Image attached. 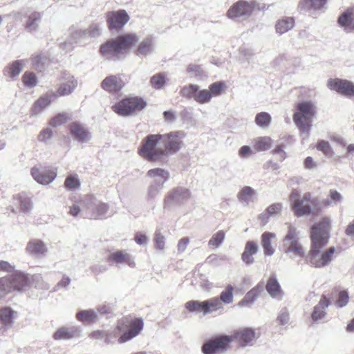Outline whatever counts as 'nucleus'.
I'll return each mask as SVG.
<instances>
[{"label":"nucleus","instance_id":"nucleus-1","mask_svg":"<svg viewBox=\"0 0 354 354\" xmlns=\"http://www.w3.org/2000/svg\"><path fill=\"white\" fill-rule=\"evenodd\" d=\"M330 225V218L324 217L319 223L312 227L310 233L312 246L306 256L299 241V231L295 227L289 225L288 233L283 240L284 253L293 254L301 258L305 257L306 262L316 268L329 266L335 259V248L330 247L324 252L322 249L328 243Z\"/></svg>","mask_w":354,"mask_h":354},{"label":"nucleus","instance_id":"nucleus-2","mask_svg":"<svg viewBox=\"0 0 354 354\" xmlns=\"http://www.w3.org/2000/svg\"><path fill=\"white\" fill-rule=\"evenodd\" d=\"M185 136L183 131L147 135L141 142L139 154L147 161L161 162L182 148Z\"/></svg>","mask_w":354,"mask_h":354},{"label":"nucleus","instance_id":"nucleus-3","mask_svg":"<svg viewBox=\"0 0 354 354\" xmlns=\"http://www.w3.org/2000/svg\"><path fill=\"white\" fill-rule=\"evenodd\" d=\"M138 37L135 34H125L108 41L100 48L102 55L111 60H118L136 44Z\"/></svg>","mask_w":354,"mask_h":354},{"label":"nucleus","instance_id":"nucleus-4","mask_svg":"<svg viewBox=\"0 0 354 354\" xmlns=\"http://www.w3.org/2000/svg\"><path fill=\"white\" fill-rule=\"evenodd\" d=\"M330 201L319 200L317 198H311L310 193H306L300 199H296L292 203L294 214L297 217L310 214H317L325 207H328Z\"/></svg>","mask_w":354,"mask_h":354},{"label":"nucleus","instance_id":"nucleus-5","mask_svg":"<svg viewBox=\"0 0 354 354\" xmlns=\"http://www.w3.org/2000/svg\"><path fill=\"white\" fill-rule=\"evenodd\" d=\"M85 216L91 219H105L108 217L109 205L98 200L93 194H87L80 199Z\"/></svg>","mask_w":354,"mask_h":354},{"label":"nucleus","instance_id":"nucleus-6","mask_svg":"<svg viewBox=\"0 0 354 354\" xmlns=\"http://www.w3.org/2000/svg\"><path fill=\"white\" fill-rule=\"evenodd\" d=\"M315 113L316 106L311 101H304L298 104L293 115V120L302 133L309 134Z\"/></svg>","mask_w":354,"mask_h":354},{"label":"nucleus","instance_id":"nucleus-7","mask_svg":"<svg viewBox=\"0 0 354 354\" xmlns=\"http://www.w3.org/2000/svg\"><path fill=\"white\" fill-rule=\"evenodd\" d=\"M30 282L29 276L21 271L0 278V291L8 294L13 291H21Z\"/></svg>","mask_w":354,"mask_h":354},{"label":"nucleus","instance_id":"nucleus-8","mask_svg":"<svg viewBox=\"0 0 354 354\" xmlns=\"http://www.w3.org/2000/svg\"><path fill=\"white\" fill-rule=\"evenodd\" d=\"M147 176L151 179L147 192L148 198L151 199L160 194L169 178V174L164 169L153 168L147 171Z\"/></svg>","mask_w":354,"mask_h":354},{"label":"nucleus","instance_id":"nucleus-9","mask_svg":"<svg viewBox=\"0 0 354 354\" xmlns=\"http://www.w3.org/2000/svg\"><path fill=\"white\" fill-rule=\"evenodd\" d=\"M146 105V102L140 97H127L115 104L112 110L120 116H129L140 111Z\"/></svg>","mask_w":354,"mask_h":354},{"label":"nucleus","instance_id":"nucleus-10","mask_svg":"<svg viewBox=\"0 0 354 354\" xmlns=\"http://www.w3.org/2000/svg\"><path fill=\"white\" fill-rule=\"evenodd\" d=\"M185 308L190 313H201L203 315H206L221 309L223 306L218 297H213L203 301L198 300L189 301L185 304Z\"/></svg>","mask_w":354,"mask_h":354},{"label":"nucleus","instance_id":"nucleus-11","mask_svg":"<svg viewBox=\"0 0 354 354\" xmlns=\"http://www.w3.org/2000/svg\"><path fill=\"white\" fill-rule=\"evenodd\" d=\"M191 196V192L188 189L184 187H175L165 196L163 208L169 210L175 207L183 205L190 199Z\"/></svg>","mask_w":354,"mask_h":354},{"label":"nucleus","instance_id":"nucleus-12","mask_svg":"<svg viewBox=\"0 0 354 354\" xmlns=\"http://www.w3.org/2000/svg\"><path fill=\"white\" fill-rule=\"evenodd\" d=\"M231 343L230 335H217L205 342L201 347V351L203 354H216L227 351Z\"/></svg>","mask_w":354,"mask_h":354},{"label":"nucleus","instance_id":"nucleus-13","mask_svg":"<svg viewBox=\"0 0 354 354\" xmlns=\"http://www.w3.org/2000/svg\"><path fill=\"white\" fill-rule=\"evenodd\" d=\"M257 6L255 1H247L240 0L234 3L228 10L227 15L230 19H236L239 17H248Z\"/></svg>","mask_w":354,"mask_h":354},{"label":"nucleus","instance_id":"nucleus-14","mask_svg":"<svg viewBox=\"0 0 354 354\" xmlns=\"http://www.w3.org/2000/svg\"><path fill=\"white\" fill-rule=\"evenodd\" d=\"M328 87L348 97L354 96V84L341 79H330L327 83Z\"/></svg>","mask_w":354,"mask_h":354},{"label":"nucleus","instance_id":"nucleus-15","mask_svg":"<svg viewBox=\"0 0 354 354\" xmlns=\"http://www.w3.org/2000/svg\"><path fill=\"white\" fill-rule=\"evenodd\" d=\"M129 16L124 10L111 11L106 13V21L110 29L119 30L129 21Z\"/></svg>","mask_w":354,"mask_h":354},{"label":"nucleus","instance_id":"nucleus-16","mask_svg":"<svg viewBox=\"0 0 354 354\" xmlns=\"http://www.w3.org/2000/svg\"><path fill=\"white\" fill-rule=\"evenodd\" d=\"M70 38L68 42H63L60 44V48L66 53L72 50L73 44L82 43L84 40L88 39V30H77L75 27L69 29Z\"/></svg>","mask_w":354,"mask_h":354},{"label":"nucleus","instance_id":"nucleus-17","mask_svg":"<svg viewBox=\"0 0 354 354\" xmlns=\"http://www.w3.org/2000/svg\"><path fill=\"white\" fill-rule=\"evenodd\" d=\"M31 176L38 183L48 185L52 183L57 176V173L53 169L33 167L30 171Z\"/></svg>","mask_w":354,"mask_h":354},{"label":"nucleus","instance_id":"nucleus-18","mask_svg":"<svg viewBox=\"0 0 354 354\" xmlns=\"http://www.w3.org/2000/svg\"><path fill=\"white\" fill-rule=\"evenodd\" d=\"M230 337L232 342L236 340L241 347H245L254 339L255 331L251 328H245L235 331Z\"/></svg>","mask_w":354,"mask_h":354},{"label":"nucleus","instance_id":"nucleus-19","mask_svg":"<svg viewBox=\"0 0 354 354\" xmlns=\"http://www.w3.org/2000/svg\"><path fill=\"white\" fill-rule=\"evenodd\" d=\"M27 253L34 258H42L48 252V248L44 242L39 239L30 240L26 247Z\"/></svg>","mask_w":354,"mask_h":354},{"label":"nucleus","instance_id":"nucleus-20","mask_svg":"<svg viewBox=\"0 0 354 354\" xmlns=\"http://www.w3.org/2000/svg\"><path fill=\"white\" fill-rule=\"evenodd\" d=\"M143 326L144 323L142 319H133L129 324V330L119 337L118 342L122 344L136 337L142 330Z\"/></svg>","mask_w":354,"mask_h":354},{"label":"nucleus","instance_id":"nucleus-21","mask_svg":"<svg viewBox=\"0 0 354 354\" xmlns=\"http://www.w3.org/2000/svg\"><path fill=\"white\" fill-rule=\"evenodd\" d=\"M330 299L322 295L319 303L314 306L311 313V319L314 322H318L326 316V308L330 305Z\"/></svg>","mask_w":354,"mask_h":354},{"label":"nucleus","instance_id":"nucleus-22","mask_svg":"<svg viewBox=\"0 0 354 354\" xmlns=\"http://www.w3.org/2000/svg\"><path fill=\"white\" fill-rule=\"evenodd\" d=\"M107 261L113 264L127 263L130 267L135 266L133 259L124 250H117L111 252L107 258Z\"/></svg>","mask_w":354,"mask_h":354},{"label":"nucleus","instance_id":"nucleus-23","mask_svg":"<svg viewBox=\"0 0 354 354\" xmlns=\"http://www.w3.org/2000/svg\"><path fill=\"white\" fill-rule=\"evenodd\" d=\"M266 289L272 299L279 301L282 299L283 292L277 279L276 274H273L269 277L266 285Z\"/></svg>","mask_w":354,"mask_h":354},{"label":"nucleus","instance_id":"nucleus-24","mask_svg":"<svg viewBox=\"0 0 354 354\" xmlns=\"http://www.w3.org/2000/svg\"><path fill=\"white\" fill-rule=\"evenodd\" d=\"M66 82L59 85L55 92H53V97L65 96L72 93L77 86V81L73 76L68 75Z\"/></svg>","mask_w":354,"mask_h":354},{"label":"nucleus","instance_id":"nucleus-25","mask_svg":"<svg viewBox=\"0 0 354 354\" xmlns=\"http://www.w3.org/2000/svg\"><path fill=\"white\" fill-rule=\"evenodd\" d=\"M338 24L348 32L354 31V6L339 17Z\"/></svg>","mask_w":354,"mask_h":354},{"label":"nucleus","instance_id":"nucleus-26","mask_svg":"<svg viewBox=\"0 0 354 354\" xmlns=\"http://www.w3.org/2000/svg\"><path fill=\"white\" fill-rule=\"evenodd\" d=\"M124 86V82L119 76L110 75L104 78L101 82V87L107 92L120 91Z\"/></svg>","mask_w":354,"mask_h":354},{"label":"nucleus","instance_id":"nucleus-27","mask_svg":"<svg viewBox=\"0 0 354 354\" xmlns=\"http://www.w3.org/2000/svg\"><path fill=\"white\" fill-rule=\"evenodd\" d=\"M28 59H20L13 62L3 69V74L10 80H14L21 73L24 66L28 63Z\"/></svg>","mask_w":354,"mask_h":354},{"label":"nucleus","instance_id":"nucleus-28","mask_svg":"<svg viewBox=\"0 0 354 354\" xmlns=\"http://www.w3.org/2000/svg\"><path fill=\"white\" fill-rule=\"evenodd\" d=\"M70 131L73 137L79 142H86L91 138L88 129L79 123H72L70 125Z\"/></svg>","mask_w":354,"mask_h":354},{"label":"nucleus","instance_id":"nucleus-29","mask_svg":"<svg viewBox=\"0 0 354 354\" xmlns=\"http://www.w3.org/2000/svg\"><path fill=\"white\" fill-rule=\"evenodd\" d=\"M264 284L263 282L259 283L256 286L252 288L246 293L244 298L239 303V306H251L255 300L263 291Z\"/></svg>","mask_w":354,"mask_h":354},{"label":"nucleus","instance_id":"nucleus-30","mask_svg":"<svg viewBox=\"0 0 354 354\" xmlns=\"http://www.w3.org/2000/svg\"><path fill=\"white\" fill-rule=\"evenodd\" d=\"M326 2L327 0H302L299 4V7L313 15L315 12L323 10Z\"/></svg>","mask_w":354,"mask_h":354},{"label":"nucleus","instance_id":"nucleus-31","mask_svg":"<svg viewBox=\"0 0 354 354\" xmlns=\"http://www.w3.org/2000/svg\"><path fill=\"white\" fill-rule=\"evenodd\" d=\"M283 205L281 203H276L269 205L261 214L259 215V219L266 225L270 217L279 215L281 213Z\"/></svg>","mask_w":354,"mask_h":354},{"label":"nucleus","instance_id":"nucleus-32","mask_svg":"<svg viewBox=\"0 0 354 354\" xmlns=\"http://www.w3.org/2000/svg\"><path fill=\"white\" fill-rule=\"evenodd\" d=\"M14 201L19 204L20 211L24 214H29L33 208L32 198L26 193H20L15 195Z\"/></svg>","mask_w":354,"mask_h":354},{"label":"nucleus","instance_id":"nucleus-33","mask_svg":"<svg viewBox=\"0 0 354 354\" xmlns=\"http://www.w3.org/2000/svg\"><path fill=\"white\" fill-rule=\"evenodd\" d=\"M41 19L42 15L38 12H32L26 15V20L24 24L26 30L29 32L37 31Z\"/></svg>","mask_w":354,"mask_h":354},{"label":"nucleus","instance_id":"nucleus-34","mask_svg":"<svg viewBox=\"0 0 354 354\" xmlns=\"http://www.w3.org/2000/svg\"><path fill=\"white\" fill-rule=\"evenodd\" d=\"M81 329L77 326L70 328L62 327L53 335L55 340L68 339L80 335Z\"/></svg>","mask_w":354,"mask_h":354},{"label":"nucleus","instance_id":"nucleus-35","mask_svg":"<svg viewBox=\"0 0 354 354\" xmlns=\"http://www.w3.org/2000/svg\"><path fill=\"white\" fill-rule=\"evenodd\" d=\"M53 97V92L50 94L46 93L41 96L34 104L32 109V115H37L48 107L51 103Z\"/></svg>","mask_w":354,"mask_h":354},{"label":"nucleus","instance_id":"nucleus-36","mask_svg":"<svg viewBox=\"0 0 354 354\" xmlns=\"http://www.w3.org/2000/svg\"><path fill=\"white\" fill-rule=\"evenodd\" d=\"M276 238V234L272 232H266L262 234L261 237V245L264 250V254L266 256H272L274 252V248L272 246V240Z\"/></svg>","mask_w":354,"mask_h":354},{"label":"nucleus","instance_id":"nucleus-37","mask_svg":"<svg viewBox=\"0 0 354 354\" xmlns=\"http://www.w3.org/2000/svg\"><path fill=\"white\" fill-rule=\"evenodd\" d=\"M255 194L256 192L252 187L245 186L238 193L237 198L244 205H248L253 202Z\"/></svg>","mask_w":354,"mask_h":354},{"label":"nucleus","instance_id":"nucleus-38","mask_svg":"<svg viewBox=\"0 0 354 354\" xmlns=\"http://www.w3.org/2000/svg\"><path fill=\"white\" fill-rule=\"evenodd\" d=\"M15 311L10 307L0 308V323L5 326H10L13 323Z\"/></svg>","mask_w":354,"mask_h":354},{"label":"nucleus","instance_id":"nucleus-39","mask_svg":"<svg viewBox=\"0 0 354 354\" xmlns=\"http://www.w3.org/2000/svg\"><path fill=\"white\" fill-rule=\"evenodd\" d=\"M294 24L295 20L292 17H284L277 22L275 25L276 31L279 34L282 35L292 29Z\"/></svg>","mask_w":354,"mask_h":354},{"label":"nucleus","instance_id":"nucleus-40","mask_svg":"<svg viewBox=\"0 0 354 354\" xmlns=\"http://www.w3.org/2000/svg\"><path fill=\"white\" fill-rule=\"evenodd\" d=\"M168 80L167 74L165 72L153 75L150 79V84L153 88L160 90L164 88Z\"/></svg>","mask_w":354,"mask_h":354},{"label":"nucleus","instance_id":"nucleus-41","mask_svg":"<svg viewBox=\"0 0 354 354\" xmlns=\"http://www.w3.org/2000/svg\"><path fill=\"white\" fill-rule=\"evenodd\" d=\"M154 48V42L152 37H147L139 45L137 54L138 55H147L151 53Z\"/></svg>","mask_w":354,"mask_h":354},{"label":"nucleus","instance_id":"nucleus-42","mask_svg":"<svg viewBox=\"0 0 354 354\" xmlns=\"http://www.w3.org/2000/svg\"><path fill=\"white\" fill-rule=\"evenodd\" d=\"M48 63V57L44 53L37 54L32 57V67L39 72L44 71Z\"/></svg>","mask_w":354,"mask_h":354},{"label":"nucleus","instance_id":"nucleus-43","mask_svg":"<svg viewBox=\"0 0 354 354\" xmlns=\"http://www.w3.org/2000/svg\"><path fill=\"white\" fill-rule=\"evenodd\" d=\"M76 317L81 322H93L97 318V313L93 309L82 310L77 313Z\"/></svg>","mask_w":354,"mask_h":354},{"label":"nucleus","instance_id":"nucleus-44","mask_svg":"<svg viewBox=\"0 0 354 354\" xmlns=\"http://www.w3.org/2000/svg\"><path fill=\"white\" fill-rule=\"evenodd\" d=\"M198 85L189 84L184 86L180 91V96L191 100L193 99L195 101L196 96Z\"/></svg>","mask_w":354,"mask_h":354},{"label":"nucleus","instance_id":"nucleus-45","mask_svg":"<svg viewBox=\"0 0 354 354\" xmlns=\"http://www.w3.org/2000/svg\"><path fill=\"white\" fill-rule=\"evenodd\" d=\"M212 100L210 92L208 89H200L198 86L195 102L198 104H204L209 103Z\"/></svg>","mask_w":354,"mask_h":354},{"label":"nucleus","instance_id":"nucleus-46","mask_svg":"<svg viewBox=\"0 0 354 354\" xmlns=\"http://www.w3.org/2000/svg\"><path fill=\"white\" fill-rule=\"evenodd\" d=\"M272 140L269 137L258 138L254 144V149L258 151H263L269 149L271 147Z\"/></svg>","mask_w":354,"mask_h":354},{"label":"nucleus","instance_id":"nucleus-47","mask_svg":"<svg viewBox=\"0 0 354 354\" xmlns=\"http://www.w3.org/2000/svg\"><path fill=\"white\" fill-rule=\"evenodd\" d=\"M255 122L261 128H268L271 122V116L266 112H261L256 115Z\"/></svg>","mask_w":354,"mask_h":354},{"label":"nucleus","instance_id":"nucleus-48","mask_svg":"<svg viewBox=\"0 0 354 354\" xmlns=\"http://www.w3.org/2000/svg\"><path fill=\"white\" fill-rule=\"evenodd\" d=\"M233 290L234 287L232 285H228L225 290L222 291L218 299L220 302L225 304H230L233 301Z\"/></svg>","mask_w":354,"mask_h":354},{"label":"nucleus","instance_id":"nucleus-49","mask_svg":"<svg viewBox=\"0 0 354 354\" xmlns=\"http://www.w3.org/2000/svg\"><path fill=\"white\" fill-rule=\"evenodd\" d=\"M225 237V234L223 230H220L213 234L212 238L208 241L209 247L218 248L221 246Z\"/></svg>","mask_w":354,"mask_h":354},{"label":"nucleus","instance_id":"nucleus-50","mask_svg":"<svg viewBox=\"0 0 354 354\" xmlns=\"http://www.w3.org/2000/svg\"><path fill=\"white\" fill-rule=\"evenodd\" d=\"M154 245L156 249L163 250L165 248V237L162 234L160 229H157L153 237Z\"/></svg>","mask_w":354,"mask_h":354},{"label":"nucleus","instance_id":"nucleus-51","mask_svg":"<svg viewBox=\"0 0 354 354\" xmlns=\"http://www.w3.org/2000/svg\"><path fill=\"white\" fill-rule=\"evenodd\" d=\"M24 85L28 88H33L37 85L36 75L32 72H26L22 77Z\"/></svg>","mask_w":354,"mask_h":354},{"label":"nucleus","instance_id":"nucleus-52","mask_svg":"<svg viewBox=\"0 0 354 354\" xmlns=\"http://www.w3.org/2000/svg\"><path fill=\"white\" fill-rule=\"evenodd\" d=\"M225 86V83L223 82H216L210 84L208 90L210 92L212 98L215 96H218L221 93Z\"/></svg>","mask_w":354,"mask_h":354},{"label":"nucleus","instance_id":"nucleus-53","mask_svg":"<svg viewBox=\"0 0 354 354\" xmlns=\"http://www.w3.org/2000/svg\"><path fill=\"white\" fill-rule=\"evenodd\" d=\"M348 292L345 290H341L338 293L337 299L335 301V305L338 308H343L346 306L348 302Z\"/></svg>","mask_w":354,"mask_h":354},{"label":"nucleus","instance_id":"nucleus-54","mask_svg":"<svg viewBox=\"0 0 354 354\" xmlns=\"http://www.w3.org/2000/svg\"><path fill=\"white\" fill-rule=\"evenodd\" d=\"M289 320L290 317L288 308L286 307L281 308L277 318V322L280 325H286L288 324Z\"/></svg>","mask_w":354,"mask_h":354},{"label":"nucleus","instance_id":"nucleus-55","mask_svg":"<svg viewBox=\"0 0 354 354\" xmlns=\"http://www.w3.org/2000/svg\"><path fill=\"white\" fill-rule=\"evenodd\" d=\"M64 185L69 189H78L80 187V182L75 176H69L65 180Z\"/></svg>","mask_w":354,"mask_h":354},{"label":"nucleus","instance_id":"nucleus-56","mask_svg":"<svg viewBox=\"0 0 354 354\" xmlns=\"http://www.w3.org/2000/svg\"><path fill=\"white\" fill-rule=\"evenodd\" d=\"M67 121V116L64 113H59L50 121V125L56 127L64 124Z\"/></svg>","mask_w":354,"mask_h":354},{"label":"nucleus","instance_id":"nucleus-57","mask_svg":"<svg viewBox=\"0 0 354 354\" xmlns=\"http://www.w3.org/2000/svg\"><path fill=\"white\" fill-rule=\"evenodd\" d=\"M88 38L97 37L100 35L101 26L98 23H93L88 29Z\"/></svg>","mask_w":354,"mask_h":354},{"label":"nucleus","instance_id":"nucleus-58","mask_svg":"<svg viewBox=\"0 0 354 354\" xmlns=\"http://www.w3.org/2000/svg\"><path fill=\"white\" fill-rule=\"evenodd\" d=\"M120 331L121 329L120 326H118L114 329L106 330V344H109L113 343Z\"/></svg>","mask_w":354,"mask_h":354},{"label":"nucleus","instance_id":"nucleus-59","mask_svg":"<svg viewBox=\"0 0 354 354\" xmlns=\"http://www.w3.org/2000/svg\"><path fill=\"white\" fill-rule=\"evenodd\" d=\"M224 257L212 254H210L207 259L205 262L211 266H220L221 263L224 261Z\"/></svg>","mask_w":354,"mask_h":354},{"label":"nucleus","instance_id":"nucleus-60","mask_svg":"<svg viewBox=\"0 0 354 354\" xmlns=\"http://www.w3.org/2000/svg\"><path fill=\"white\" fill-rule=\"evenodd\" d=\"M319 151L323 152L325 155H328L331 153V147L328 142L325 140H319L316 146Z\"/></svg>","mask_w":354,"mask_h":354},{"label":"nucleus","instance_id":"nucleus-61","mask_svg":"<svg viewBox=\"0 0 354 354\" xmlns=\"http://www.w3.org/2000/svg\"><path fill=\"white\" fill-rule=\"evenodd\" d=\"M113 310V308L111 304H104L100 305L96 308L95 311L97 312V315L99 314L101 315H108V314L112 313Z\"/></svg>","mask_w":354,"mask_h":354},{"label":"nucleus","instance_id":"nucleus-62","mask_svg":"<svg viewBox=\"0 0 354 354\" xmlns=\"http://www.w3.org/2000/svg\"><path fill=\"white\" fill-rule=\"evenodd\" d=\"M106 330H95L91 333V338L96 340H103L106 344Z\"/></svg>","mask_w":354,"mask_h":354},{"label":"nucleus","instance_id":"nucleus-63","mask_svg":"<svg viewBox=\"0 0 354 354\" xmlns=\"http://www.w3.org/2000/svg\"><path fill=\"white\" fill-rule=\"evenodd\" d=\"M187 72L188 73L193 75L194 76H200L202 73V68L201 66L195 65V64H190L187 67Z\"/></svg>","mask_w":354,"mask_h":354},{"label":"nucleus","instance_id":"nucleus-64","mask_svg":"<svg viewBox=\"0 0 354 354\" xmlns=\"http://www.w3.org/2000/svg\"><path fill=\"white\" fill-rule=\"evenodd\" d=\"M254 153L251 148L248 145L242 146L239 150V155L241 158L249 157Z\"/></svg>","mask_w":354,"mask_h":354}]
</instances>
